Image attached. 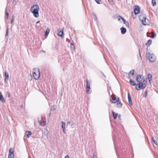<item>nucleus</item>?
I'll return each instance as SVG.
<instances>
[{
  "instance_id": "4be33fe9",
  "label": "nucleus",
  "mask_w": 158,
  "mask_h": 158,
  "mask_svg": "<svg viewBox=\"0 0 158 158\" xmlns=\"http://www.w3.org/2000/svg\"><path fill=\"white\" fill-rule=\"evenodd\" d=\"M129 82L130 84L132 85L135 86L136 85L135 82L131 79L130 80Z\"/></svg>"
},
{
  "instance_id": "c03bdc74",
  "label": "nucleus",
  "mask_w": 158,
  "mask_h": 158,
  "mask_svg": "<svg viewBox=\"0 0 158 158\" xmlns=\"http://www.w3.org/2000/svg\"><path fill=\"white\" fill-rule=\"evenodd\" d=\"M40 22V21H37V22L36 24H38V23H39Z\"/></svg>"
},
{
  "instance_id": "a18cd8bd",
  "label": "nucleus",
  "mask_w": 158,
  "mask_h": 158,
  "mask_svg": "<svg viewBox=\"0 0 158 158\" xmlns=\"http://www.w3.org/2000/svg\"><path fill=\"white\" fill-rule=\"evenodd\" d=\"M42 52H43L44 53H45V52L44 51V50H42Z\"/></svg>"
},
{
  "instance_id": "5701e85b",
  "label": "nucleus",
  "mask_w": 158,
  "mask_h": 158,
  "mask_svg": "<svg viewBox=\"0 0 158 158\" xmlns=\"http://www.w3.org/2000/svg\"><path fill=\"white\" fill-rule=\"evenodd\" d=\"M112 114L113 116V118L114 119H116L117 117L118 114L115 113L114 112H112Z\"/></svg>"
},
{
  "instance_id": "412c9836",
  "label": "nucleus",
  "mask_w": 158,
  "mask_h": 158,
  "mask_svg": "<svg viewBox=\"0 0 158 158\" xmlns=\"http://www.w3.org/2000/svg\"><path fill=\"white\" fill-rule=\"evenodd\" d=\"M152 40H148L146 44V45L147 47H148L152 44Z\"/></svg>"
},
{
  "instance_id": "393cba45",
  "label": "nucleus",
  "mask_w": 158,
  "mask_h": 158,
  "mask_svg": "<svg viewBox=\"0 0 158 158\" xmlns=\"http://www.w3.org/2000/svg\"><path fill=\"white\" fill-rule=\"evenodd\" d=\"M92 15L93 16V18L95 20H97V17L96 15L94 13H92Z\"/></svg>"
},
{
  "instance_id": "f03ea898",
  "label": "nucleus",
  "mask_w": 158,
  "mask_h": 158,
  "mask_svg": "<svg viewBox=\"0 0 158 158\" xmlns=\"http://www.w3.org/2000/svg\"><path fill=\"white\" fill-rule=\"evenodd\" d=\"M140 21L143 25H147L149 24V21L146 19V16L145 14L140 15L139 16Z\"/></svg>"
},
{
  "instance_id": "1a4fd4ad",
  "label": "nucleus",
  "mask_w": 158,
  "mask_h": 158,
  "mask_svg": "<svg viewBox=\"0 0 158 158\" xmlns=\"http://www.w3.org/2000/svg\"><path fill=\"white\" fill-rule=\"evenodd\" d=\"M8 158H14V150L12 148L9 149Z\"/></svg>"
},
{
  "instance_id": "72a5a7b5",
  "label": "nucleus",
  "mask_w": 158,
  "mask_h": 158,
  "mask_svg": "<svg viewBox=\"0 0 158 158\" xmlns=\"http://www.w3.org/2000/svg\"><path fill=\"white\" fill-rule=\"evenodd\" d=\"M95 1L97 2V3L98 4H100L101 2V0H95Z\"/></svg>"
},
{
  "instance_id": "f257e3e1",
  "label": "nucleus",
  "mask_w": 158,
  "mask_h": 158,
  "mask_svg": "<svg viewBox=\"0 0 158 158\" xmlns=\"http://www.w3.org/2000/svg\"><path fill=\"white\" fill-rule=\"evenodd\" d=\"M39 7L37 5H34L31 7V11L33 13V16L35 18H37L39 17Z\"/></svg>"
},
{
  "instance_id": "7ed1b4c3",
  "label": "nucleus",
  "mask_w": 158,
  "mask_h": 158,
  "mask_svg": "<svg viewBox=\"0 0 158 158\" xmlns=\"http://www.w3.org/2000/svg\"><path fill=\"white\" fill-rule=\"evenodd\" d=\"M33 76L35 80H37L39 79L40 77V71L39 69L37 68L33 69Z\"/></svg>"
},
{
  "instance_id": "b1692460",
  "label": "nucleus",
  "mask_w": 158,
  "mask_h": 158,
  "mask_svg": "<svg viewBox=\"0 0 158 158\" xmlns=\"http://www.w3.org/2000/svg\"><path fill=\"white\" fill-rule=\"evenodd\" d=\"M122 105V104L120 102H118L117 104V106L118 108L121 107Z\"/></svg>"
},
{
  "instance_id": "2f4dec72",
  "label": "nucleus",
  "mask_w": 158,
  "mask_h": 158,
  "mask_svg": "<svg viewBox=\"0 0 158 158\" xmlns=\"http://www.w3.org/2000/svg\"><path fill=\"white\" fill-rule=\"evenodd\" d=\"M31 131H29L28 132V133L27 135V136L28 138H29V136L31 135Z\"/></svg>"
},
{
  "instance_id": "ddd939ff",
  "label": "nucleus",
  "mask_w": 158,
  "mask_h": 158,
  "mask_svg": "<svg viewBox=\"0 0 158 158\" xmlns=\"http://www.w3.org/2000/svg\"><path fill=\"white\" fill-rule=\"evenodd\" d=\"M61 123H62V128L63 129V132L65 134V123L63 121L61 122Z\"/></svg>"
},
{
  "instance_id": "49530a36",
  "label": "nucleus",
  "mask_w": 158,
  "mask_h": 158,
  "mask_svg": "<svg viewBox=\"0 0 158 158\" xmlns=\"http://www.w3.org/2000/svg\"><path fill=\"white\" fill-rule=\"evenodd\" d=\"M20 107H21V108H22V107H23V105H21V106H20Z\"/></svg>"
},
{
  "instance_id": "6e6552de",
  "label": "nucleus",
  "mask_w": 158,
  "mask_h": 158,
  "mask_svg": "<svg viewBox=\"0 0 158 158\" xmlns=\"http://www.w3.org/2000/svg\"><path fill=\"white\" fill-rule=\"evenodd\" d=\"M156 33L154 32H151V33L147 32V35L148 37H149L152 39L155 38L156 36Z\"/></svg>"
},
{
  "instance_id": "0eeeda50",
  "label": "nucleus",
  "mask_w": 158,
  "mask_h": 158,
  "mask_svg": "<svg viewBox=\"0 0 158 158\" xmlns=\"http://www.w3.org/2000/svg\"><path fill=\"white\" fill-rule=\"evenodd\" d=\"M39 123L40 125L42 126H45L46 123V120L45 119H44L43 118H41L40 120L39 119Z\"/></svg>"
},
{
  "instance_id": "09e8293b",
  "label": "nucleus",
  "mask_w": 158,
  "mask_h": 158,
  "mask_svg": "<svg viewBox=\"0 0 158 158\" xmlns=\"http://www.w3.org/2000/svg\"><path fill=\"white\" fill-rule=\"evenodd\" d=\"M68 123H69V124L70 123V122H68Z\"/></svg>"
},
{
  "instance_id": "f704fd0d",
  "label": "nucleus",
  "mask_w": 158,
  "mask_h": 158,
  "mask_svg": "<svg viewBox=\"0 0 158 158\" xmlns=\"http://www.w3.org/2000/svg\"><path fill=\"white\" fill-rule=\"evenodd\" d=\"M71 48L72 49H73V50H74L75 49V46H74V45H71Z\"/></svg>"
},
{
  "instance_id": "9b49d317",
  "label": "nucleus",
  "mask_w": 158,
  "mask_h": 158,
  "mask_svg": "<svg viewBox=\"0 0 158 158\" xmlns=\"http://www.w3.org/2000/svg\"><path fill=\"white\" fill-rule=\"evenodd\" d=\"M143 76L140 74H138L137 76L136 80L138 82H142V79L143 78Z\"/></svg>"
},
{
  "instance_id": "f3484780",
  "label": "nucleus",
  "mask_w": 158,
  "mask_h": 158,
  "mask_svg": "<svg viewBox=\"0 0 158 158\" xmlns=\"http://www.w3.org/2000/svg\"><path fill=\"white\" fill-rule=\"evenodd\" d=\"M134 70H132L130 71V72L128 73V76L129 78H130V76H133L134 75Z\"/></svg>"
},
{
  "instance_id": "58836bf2",
  "label": "nucleus",
  "mask_w": 158,
  "mask_h": 158,
  "mask_svg": "<svg viewBox=\"0 0 158 158\" xmlns=\"http://www.w3.org/2000/svg\"><path fill=\"white\" fill-rule=\"evenodd\" d=\"M122 20L123 21L124 23H126V21L123 18V19H122Z\"/></svg>"
},
{
  "instance_id": "473e14b6",
  "label": "nucleus",
  "mask_w": 158,
  "mask_h": 158,
  "mask_svg": "<svg viewBox=\"0 0 158 158\" xmlns=\"http://www.w3.org/2000/svg\"><path fill=\"white\" fill-rule=\"evenodd\" d=\"M122 19H123V17L121 16H119L118 17V20L119 21H121V20H122Z\"/></svg>"
},
{
  "instance_id": "37998d69",
  "label": "nucleus",
  "mask_w": 158,
  "mask_h": 158,
  "mask_svg": "<svg viewBox=\"0 0 158 158\" xmlns=\"http://www.w3.org/2000/svg\"><path fill=\"white\" fill-rule=\"evenodd\" d=\"M64 158H69V157L68 155L66 156Z\"/></svg>"
},
{
  "instance_id": "aec40b11",
  "label": "nucleus",
  "mask_w": 158,
  "mask_h": 158,
  "mask_svg": "<svg viewBox=\"0 0 158 158\" xmlns=\"http://www.w3.org/2000/svg\"><path fill=\"white\" fill-rule=\"evenodd\" d=\"M63 31H58V35L59 36L62 37L63 35Z\"/></svg>"
},
{
  "instance_id": "bb28decb",
  "label": "nucleus",
  "mask_w": 158,
  "mask_h": 158,
  "mask_svg": "<svg viewBox=\"0 0 158 158\" xmlns=\"http://www.w3.org/2000/svg\"><path fill=\"white\" fill-rule=\"evenodd\" d=\"M49 29L48 28H47L46 31L45 35L47 36L49 32Z\"/></svg>"
},
{
  "instance_id": "f8f14e48",
  "label": "nucleus",
  "mask_w": 158,
  "mask_h": 158,
  "mask_svg": "<svg viewBox=\"0 0 158 158\" xmlns=\"http://www.w3.org/2000/svg\"><path fill=\"white\" fill-rule=\"evenodd\" d=\"M119 100V98H116L115 96H113L112 98V100L110 99L111 102L113 103H115L117 102Z\"/></svg>"
},
{
  "instance_id": "39448f33",
  "label": "nucleus",
  "mask_w": 158,
  "mask_h": 158,
  "mask_svg": "<svg viewBox=\"0 0 158 158\" xmlns=\"http://www.w3.org/2000/svg\"><path fill=\"white\" fill-rule=\"evenodd\" d=\"M90 82L88 80L86 81V93L88 94H90L91 93V90L90 88Z\"/></svg>"
},
{
  "instance_id": "4c0bfd02",
  "label": "nucleus",
  "mask_w": 158,
  "mask_h": 158,
  "mask_svg": "<svg viewBox=\"0 0 158 158\" xmlns=\"http://www.w3.org/2000/svg\"><path fill=\"white\" fill-rule=\"evenodd\" d=\"M71 45H74V42L73 41V40H71V41H70Z\"/></svg>"
},
{
  "instance_id": "cd10ccee",
  "label": "nucleus",
  "mask_w": 158,
  "mask_h": 158,
  "mask_svg": "<svg viewBox=\"0 0 158 158\" xmlns=\"http://www.w3.org/2000/svg\"><path fill=\"white\" fill-rule=\"evenodd\" d=\"M152 141H153V142L156 145H157V141H156L155 140V139H154V138L153 137H152Z\"/></svg>"
},
{
  "instance_id": "423d86ee",
  "label": "nucleus",
  "mask_w": 158,
  "mask_h": 158,
  "mask_svg": "<svg viewBox=\"0 0 158 158\" xmlns=\"http://www.w3.org/2000/svg\"><path fill=\"white\" fill-rule=\"evenodd\" d=\"M138 86L137 87V85L136 86V89L137 90H139V89H143L146 87V85L145 84H143V82H139L138 84Z\"/></svg>"
},
{
  "instance_id": "c85d7f7f",
  "label": "nucleus",
  "mask_w": 158,
  "mask_h": 158,
  "mask_svg": "<svg viewBox=\"0 0 158 158\" xmlns=\"http://www.w3.org/2000/svg\"><path fill=\"white\" fill-rule=\"evenodd\" d=\"M6 96L8 98H9L10 97V93L8 92H6Z\"/></svg>"
},
{
  "instance_id": "4468645a",
  "label": "nucleus",
  "mask_w": 158,
  "mask_h": 158,
  "mask_svg": "<svg viewBox=\"0 0 158 158\" xmlns=\"http://www.w3.org/2000/svg\"><path fill=\"white\" fill-rule=\"evenodd\" d=\"M0 100L3 103H4L5 102V100L3 97V95H2V94L1 93V92L0 91Z\"/></svg>"
},
{
  "instance_id": "7c9ffc66",
  "label": "nucleus",
  "mask_w": 158,
  "mask_h": 158,
  "mask_svg": "<svg viewBox=\"0 0 158 158\" xmlns=\"http://www.w3.org/2000/svg\"><path fill=\"white\" fill-rule=\"evenodd\" d=\"M8 15H9L8 13V12H6L5 16V18H6V19H7L8 18Z\"/></svg>"
},
{
  "instance_id": "a878e982",
  "label": "nucleus",
  "mask_w": 158,
  "mask_h": 158,
  "mask_svg": "<svg viewBox=\"0 0 158 158\" xmlns=\"http://www.w3.org/2000/svg\"><path fill=\"white\" fill-rule=\"evenodd\" d=\"M156 0H152V3L153 6H154L156 5Z\"/></svg>"
},
{
  "instance_id": "6ab92c4d",
  "label": "nucleus",
  "mask_w": 158,
  "mask_h": 158,
  "mask_svg": "<svg viewBox=\"0 0 158 158\" xmlns=\"http://www.w3.org/2000/svg\"><path fill=\"white\" fill-rule=\"evenodd\" d=\"M152 76L151 74H148L147 76V79L149 80V82L152 79Z\"/></svg>"
},
{
  "instance_id": "de8ad7c7",
  "label": "nucleus",
  "mask_w": 158,
  "mask_h": 158,
  "mask_svg": "<svg viewBox=\"0 0 158 158\" xmlns=\"http://www.w3.org/2000/svg\"><path fill=\"white\" fill-rule=\"evenodd\" d=\"M51 115V113H50L49 114V117Z\"/></svg>"
},
{
  "instance_id": "79ce46f5",
  "label": "nucleus",
  "mask_w": 158,
  "mask_h": 158,
  "mask_svg": "<svg viewBox=\"0 0 158 158\" xmlns=\"http://www.w3.org/2000/svg\"><path fill=\"white\" fill-rule=\"evenodd\" d=\"M55 108L54 107L52 108L51 109V110L53 111L55 110Z\"/></svg>"
},
{
  "instance_id": "2eb2a0df",
  "label": "nucleus",
  "mask_w": 158,
  "mask_h": 158,
  "mask_svg": "<svg viewBox=\"0 0 158 158\" xmlns=\"http://www.w3.org/2000/svg\"><path fill=\"white\" fill-rule=\"evenodd\" d=\"M5 81L7 82L9 79V74L6 72H5Z\"/></svg>"
},
{
  "instance_id": "e433bc0d",
  "label": "nucleus",
  "mask_w": 158,
  "mask_h": 158,
  "mask_svg": "<svg viewBox=\"0 0 158 158\" xmlns=\"http://www.w3.org/2000/svg\"><path fill=\"white\" fill-rule=\"evenodd\" d=\"M8 30H9L8 28H7V29L6 31V34H5V36H7L8 35Z\"/></svg>"
},
{
  "instance_id": "c756f323",
  "label": "nucleus",
  "mask_w": 158,
  "mask_h": 158,
  "mask_svg": "<svg viewBox=\"0 0 158 158\" xmlns=\"http://www.w3.org/2000/svg\"><path fill=\"white\" fill-rule=\"evenodd\" d=\"M108 1L111 5H113L114 4L113 0H108Z\"/></svg>"
},
{
  "instance_id": "a19ab883",
  "label": "nucleus",
  "mask_w": 158,
  "mask_h": 158,
  "mask_svg": "<svg viewBox=\"0 0 158 158\" xmlns=\"http://www.w3.org/2000/svg\"><path fill=\"white\" fill-rule=\"evenodd\" d=\"M14 19V17H13V18H12L11 20V23H13V19Z\"/></svg>"
},
{
  "instance_id": "a211bd4d",
  "label": "nucleus",
  "mask_w": 158,
  "mask_h": 158,
  "mask_svg": "<svg viewBox=\"0 0 158 158\" xmlns=\"http://www.w3.org/2000/svg\"><path fill=\"white\" fill-rule=\"evenodd\" d=\"M120 30L121 33L123 34H124L126 32V29L123 27H121Z\"/></svg>"
},
{
  "instance_id": "9d476101",
  "label": "nucleus",
  "mask_w": 158,
  "mask_h": 158,
  "mask_svg": "<svg viewBox=\"0 0 158 158\" xmlns=\"http://www.w3.org/2000/svg\"><path fill=\"white\" fill-rule=\"evenodd\" d=\"M134 10L135 14V15L138 14L140 10L139 7L138 6H135Z\"/></svg>"
},
{
  "instance_id": "dca6fc26",
  "label": "nucleus",
  "mask_w": 158,
  "mask_h": 158,
  "mask_svg": "<svg viewBox=\"0 0 158 158\" xmlns=\"http://www.w3.org/2000/svg\"><path fill=\"white\" fill-rule=\"evenodd\" d=\"M128 98L129 104L130 105L132 106V104L131 101V99L130 97V94L129 93H128Z\"/></svg>"
},
{
  "instance_id": "20e7f679",
  "label": "nucleus",
  "mask_w": 158,
  "mask_h": 158,
  "mask_svg": "<svg viewBox=\"0 0 158 158\" xmlns=\"http://www.w3.org/2000/svg\"><path fill=\"white\" fill-rule=\"evenodd\" d=\"M146 54L147 57L150 62H154L156 60V56L154 54L149 53H147Z\"/></svg>"
},
{
  "instance_id": "c9c22d12",
  "label": "nucleus",
  "mask_w": 158,
  "mask_h": 158,
  "mask_svg": "<svg viewBox=\"0 0 158 158\" xmlns=\"http://www.w3.org/2000/svg\"><path fill=\"white\" fill-rule=\"evenodd\" d=\"M28 79H29V80L30 81H31L32 80V77L31 76H29V77H28Z\"/></svg>"
},
{
  "instance_id": "ea45409f",
  "label": "nucleus",
  "mask_w": 158,
  "mask_h": 158,
  "mask_svg": "<svg viewBox=\"0 0 158 158\" xmlns=\"http://www.w3.org/2000/svg\"><path fill=\"white\" fill-rule=\"evenodd\" d=\"M145 93V94L143 95V97H146V96H147V91H146Z\"/></svg>"
}]
</instances>
